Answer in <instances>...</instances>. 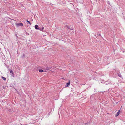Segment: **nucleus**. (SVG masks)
Listing matches in <instances>:
<instances>
[{
  "instance_id": "6",
  "label": "nucleus",
  "mask_w": 125,
  "mask_h": 125,
  "mask_svg": "<svg viewBox=\"0 0 125 125\" xmlns=\"http://www.w3.org/2000/svg\"><path fill=\"white\" fill-rule=\"evenodd\" d=\"M68 28L70 30H72L73 29V27L72 26L71 27V26H69L68 27Z\"/></svg>"
},
{
  "instance_id": "10",
  "label": "nucleus",
  "mask_w": 125,
  "mask_h": 125,
  "mask_svg": "<svg viewBox=\"0 0 125 125\" xmlns=\"http://www.w3.org/2000/svg\"><path fill=\"white\" fill-rule=\"evenodd\" d=\"M2 78L5 81L6 80V78H5L4 77H2Z\"/></svg>"
},
{
  "instance_id": "8",
  "label": "nucleus",
  "mask_w": 125,
  "mask_h": 125,
  "mask_svg": "<svg viewBox=\"0 0 125 125\" xmlns=\"http://www.w3.org/2000/svg\"><path fill=\"white\" fill-rule=\"evenodd\" d=\"M39 71L40 72H43L44 71L42 70V69H41V70H39Z\"/></svg>"
},
{
  "instance_id": "12",
  "label": "nucleus",
  "mask_w": 125,
  "mask_h": 125,
  "mask_svg": "<svg viewBox=\"0 0 125 125\" xmlns=\"http://www.w3.org/2000/svg\"><path fill=\"white\" fill-rule=\"evenodd\" d=\"M26 21L27 22H28V23H29L30 24H31V23L29 21L27 20H26Z\"/></svg>"
},
{
  "instance_id": "7",
  "label": "nucleus",
  "mask_w": 125,
  "mask_h": 125,
  "mask_svg": "<svg viewBox=\"0 0 125 125\" xmlns=\"http://www.w3.org/2000/svg\"><path fill=\"white\" fill-rule=\"evenodd\" d=\"M120 111V110H119L118 112L117 113V114L116 115V116H118L119 114V112Z\"/></svg>"
},
{
  "instance_id": "9",
  "label": "nucleus",
  "mask_w": 125,
  "mask_h": 125,
  "mask_svg": "<svg viewBox=\"0 0 125 125\" xmlns=\"http://www.w3.org/2000/svg\"><path fill=\"white\" fill-rule=\"evenodd\" d=\"M118 76L121 78H122V76L121 75L120 73L118 74Z\"/></svg>"
},
{
  "instance_id": "1",
  "label": "nucleus",
  "mask_w": 125,
  "mask_h": 125,
  "mask_svg": "<svg viewBox=\"0 0 125 125\" xmlns=\"http://www.w3.org/2000/svg\"><path fill=\"white\" fill-rule=\"evenodd\" d=\"M16 25L17 27L19 26H23V24L22 23H16Z\"/></svg>"
},
{
  "instance_id": "4",
  "label": "nucleus",
  "mask_w": 125,
  "mask_h": 125,
  "mask_svg": "<svg viewBox=\"0 0 125 125\" xmlns=\"http://www.w3.org/2000/svg\"><path fill=\"white\" fill-rule=\"evenodd\" d=\"M10 74L11 75L13 76V73L12 70H11L10 71Z\"/></svg>"
},
{
  "instance_id": "2",
  "label": "nucleus",
  "mask_w": 125,
  "mask_h": 125,
  "mask_svg": "<svg viewBox=\"0 0 125 125\" xmlns=\"http://www.w3.org/2000/svg\"><path fill=\"white\" fill-rule=\"evenodd\" d=\"M51 67H47L45 69V72L48 71V70H49L50 69H51Z\"/></svg>"
},
{
  "instance_id": "3",
  "label": "nucleus",
  "mask_w": 125,
  "mask_h": 125,
  "mask_svg": "<svg viewBox=\"0 0 125 125\" xmlns=\"http://www.w3.org/2000/svg\"><path fill=\"white\" fill-rule=\"evenodd\" d=\"M35 28L36 29L39 30H41V29H40V28L38 27V26L37 25H35Z\"/></svg>"
},
{
  "instance_id": "11",
  "label": "nucleus",
  "mask_w": 125,
  "mask_h": 125,
  "mask_svg": "<svg viewBox=\"0 0 125 125\" xmlns=\"http://www.w3.org/2000/svg\"><path fill=\"white\" fill-rule=\"evenodd\" d=\"M40 29H41V31H42V30H43L44 29V27H42V28H40Z\"/></svg>"
},
{
  "instance_id": "13",
  "label": "nucleus",
  "mask_w": 125,
  "mask_h": 125,
  "mask_svg": "<svg viewBox=\"0 0 125 125\" xmlns=\"http://www.w3.org/2000/svg\"><path fill=\"white\" fill-rule=\"evenodd\" d=\"M99 35H101V34H99Z\"/></svg>"
},
{
  "instance_id": "5",
  "label": "nucleus",
  "mask_w": 125,
  "mask_h": 125,
  "mask_svg": "<svg viewBox=\"0 0 125 125\" xmlns=\"http://www.w3.org/2000/svg\"><path fill=\"white\" fill-rule=\"evenodd\" d=\"M70 84V81H69V82L67 83V85L65 86L66 87H68L69 86V85Z\"/></svg>"
}]
</instances>
